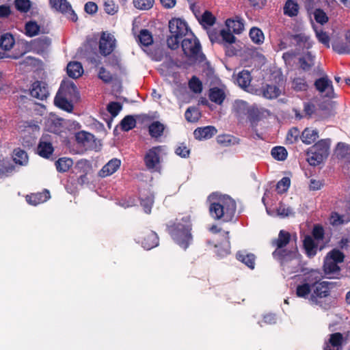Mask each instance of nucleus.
<instances>
[{"label":"nucleus","mask_w":350,"mask_h":350,"mask_svg":"<svg viewBox=\"0 0 350 350\" xmlns=\"http://www.w3.org/2000/svg\"><path fill=\"white\" fill-rule=\"evenodd\" d=\"M14 6L16 9L21 13H27L31 7L29 0H15Z\"/></svg>","instance_id":"nucleus-60"},{"label":"nucleus","mask_w":350,"mask_h":350,"mask_svg":"<svg viewBox=\"0 0 350 350\" xmlns=\"http://www.w3.org/2000/svg\"><path fill=\"white\" fill-rule=\"evenodd\" d=\"M297 255V248L292 250L282 248L275 250L272 253L273 258L280 263L283 269H284L290 262L295 259Z\"/></svg>","instance_id":"nucleus-10"},{"label":"nucleus","mask_w":350,"mask_h":350,"mask_svg":"<svg viewBox=\"0 0 350 350\" xmlns=\"http://www.w3.org/2000/svg\"><path fill=\"white\" fill-rule=\"evenodd\" d=\"M169 30L170 33L185 36L190 31L187 23L185 20L179 18H174L169 21Z\"/></svg>","instance_id":"nucleus-13"},{"label":"nucleus","mask_w":350,"mask_h":350,"mask_svg":"<svg viewBox=\"0 0 350 350\" xmlns=\"http://www.w3.org/2000/svg\"><path fill=\"white\" fill-rule=\"evenodd\" d=\"M217 129L213 126L198 127L193 131V135L196 139H208L217 133Z\"/></svg>","instance_id":"nucleus-21"},{"label":"nucleus","mask_w":350,"mask_h":350,"mask_svg":"<svg viewBox=\"0 0 350 350\" xmlns=\"http://www.w3.org/2000/svg\"><path fill=\"white\" fill-rule=\"evenodd\" d=\"M116 40L110 33L103 31L99 40V51L105 57L109 55L116 49Z\"/></svg>","instance_id":"nucleus-8"},{"label":"nucleus","mask_w":350,"mask_h":350,"mask_svg":"<svg viewBox=\"0 0 350 350\" xmlns=\"http://www.w3.org/2000/svg\"><path fill=\"white\" fill-rule=\"evenodd\" d=\"M272 157L278 161H284L288 155L287 150L284 147L275 146L271 150Z\"/></svg>","instance_id":"nucleus-49"},{"label":"nucleus","mask_w":350,"mask_h":350,"mask_svg":"<svg viewBox=\"0 0 350 350\" xmlns=\"http://www.w3.org/2000/svg\"><path fill=\"white\" fill-rule=\"evenodd\" d=\"M64 91H65V88L61 85L54 98V103L58 108L67 112H72L74 108L73 104L65 97Z\"/></svg>","instance_id":"nucleus-15"},{"label":"nucleus","mask_w":350,"mask_h":350,"mask_svg":"<svg viewBox=\"0 0 350 350\" xmlns=\"http://www.w3.org/2000/svg\"><path fill=\"white\" fill-rule=\"evenodd\" d=\"M68 75L73 79H77L80 77L83 73V68L80 62H70L68 64L67 67Z\"/></svg>","instance_id":"nucleus-31"},{"label":"nucleus","mask_w":350,"mask_h":350,"mask_svg":"<svg viewBox=\"0 0 350 350\" xmlns=\"http://www.w3.org/2000/svg\"><path fill=\"white\" fill-rule=\"evenodd\" d=\"M51 44V40L47 36H41L31 40L27 44L29 51L37 54L45 53Z\"/></svg>","instance_id":"nucleus-11"},{"label":"nucleus","mask_w":350,"mask_h":350,"mask_svg":"<svg viewBox=\"0 0 350 350\" xmlns=\"http://www.w3.org/2000/svg\"><path fill=\"white\" fill-rule=\"evenodd\" d=\"M25 35L29 37H33L38 35L40 31V26L33 21H28L25 25Z\"/></svg>","instance_id":"nucleus-44"},{"label":"nucleus","mask_w":350,"mask_h":350,"mask_svg":"<svg viewBox=\"0 0 350 350\" xmlns=\"http://www.w3.org/2000/svg\"><path fill=\"white\" fill-rule=\"evenodd\" d=\"M226 25L230 30L232 29L234 33H241L244 29L243 20L239 16L234 18H228L226 21Z\"/></svg>","instance_id":"nucleus-29"},{"label":"nucleus","mask_w":350,"mask_h":350,"mask_svg":"<svg viewBox=\"0 0 350 350\" xmlns=\"http://www.w3.org/2000/svg\"><path fill=\"white\" fill-rule=\"evenodd\" d=\"M77 144L85 150H96L98 141L95 136L85 131L77 132L75 135Z\"/></svg>","instance_id":"nucleus-7"},{"label":"nucleus","mask_w":350,"mask_h":350,"mask_svg":"<svg viewBox=\"0 0 350 350\" xmlns=\"http://www.w3.org/2000/svg\"><path fill=\"white\" fill-rule=\"evenodd\" d=\"M50 198L51 195L48 189H44L42 192L27 195L25 198L28 204L36 206L46 202Z\"/></svg>","instance_id":"nucleus-20"},{"label":"nucleus","mask_w":350,"mask_h":350,"mask_svg":"<svg viewBox=\"0 0 350 350\" xmlns=\"http://www.w3.org/2000/svg\"><path fill=\"white\" fill-rule=\"evenodd\" d=\"M336 154L338 158L345 159L350 157V145L343 142H339L336 146Z\"/></svg>","instance_id":"nucleus-47"},{"label":"nucleus","mask_w":350,"mask_h":350,"mask_svg":"<svg viewBox=\"0 0 350 350\" xmlns=\"http://www.w3.org/2000/svg\"><path fill=\"white\" fill-rule=\"evenodd\" d=\"M236 258L238 260L247 265L250 269H254L256 260L254 254L247 253L245 251H239L236 254Z\"/></svg>","instance_id":"nucleus-27"},{"label":"nucleus","mask_w":350,"mask_h":350,"mask_svg":"<svg viewBox=\"0 0 350 350\" xmlns=\"http://www.w3.org/2000/svg\"><path fill=\"white\" fill-rule=\"evenodd\" d=\"M57 171L61 173L68 172L73 165L72 159L67 157H62L55 163Z\"/></svg>","instance_id":"nucleus-39"},{"label":"nucleus","mask_w":350,"mask_h":350,"mask_svg":"<svg viewBox=\"0 0 350 350\" xmlns=\"http://www.w3.org/2000/svg\"><path fill=\"white\" fill-rule=\"evenodd\" d=\"M252 77L248 70H243L237 75V83L243 89L247 88L250 85Z\"/></svg>","instance_id":"nucleus-41"},{"label":"nucleus","mask_w":350,"mask_h":350,"mask_svg":"<svg viewBox=\"0 0 350 350\" xmlns=\"http://www.w3.org/2000/svg\"><path fill=\"white\" fill-rule=\"evenodd\" d=\"M14 170V165H12L8 160L0 159V176H7Z\"/></svg>","instance_id":"nucleus-52"},{"label":"nucleus","mask_w":350,"mask_h":350,"mask_svg":"<svg viewBox=\"0 0 350 350\" xmlns=\"http://www.w3.org/2000/svg\"><path fill=\"white\" fill-rule=\"evenodd\" d=\"M216 21V18L208 10H206L202 15L200 23L202 26H213Z\"/></svg>","instance_id":"nucleus-53"},{"label":"nucleus","mask_w":350,"mask_h":350,"mask_svg":"<svg viewBox=\"0 0 350 350\" xmlns=\"http://www.w3.org/2000/svg\"><path fill=\"white\" fill-rule=\"evenodd\" d=\"M291 88L295 92H306L309 88L306 78L304 75H296L291 78Z\"/></svg>","instance_id":"nucleus-24"},{"label":"nucleus","mask_w":350,"mask_h":350,"mask_svg":"<svg viewBox=\"0 0 350 350\" xmlns=\"http://www.w3.org/2000/svg\"><path fill=\"white\" fill-rule=\"evenodd\" d=\"M330 144L329 139H321L308 148L307 161L310 165H318L328 157Z\"/></svg>","instance_id":"nucleus-5"},{"label":"nucleus","mask_w":350,"mask_h":350,"mask_svg":"<svg viewBox=\"0 0 350 350\" xmlns=\"http://www.w3.org/2000/svg\"><path fill=\"white\" fill-rule=\"evenodd\" d=\"M260 92L263 97L268 99H273L278 97L280 94V90L276 85L265 84L262 86Z\"/></svg>","instance_id":"nucleus-28"},{"label":"nucleus","mask_w":350,"mask_h":350,"mask_svg":"<svg viewBox=\"0 0 350 350\" xmlns=\"http://www.w3.org/2000/svg\"><path fill=\"white\" fill-rule=\"evenodd\" d=\"M49 4L52 8L66 15L67 18L71 21H77V15L67 0H49Z\"/></svg>","instance_id":"nucleus-9"},{"label":"nucleus","mask_w":350,"mask_h":350,"mask_svg":"<svg viewBox=\"0 0 350 350\" xmlns=\"http://www.w3.org/2000/svg\"><path fill=\"white\" fill-rule=\"evenodd\" d=\"M228 232H226V243L224 245V247H219L218 245H215V247H216V253L217 254L218 256L219 257H224L228 254H230V241H229V238H228Z\"/></svg>","instance_id":"nucleus-59"},{"label":"nucleus","mask_w":350,"mask_h":350,"mask_svg":"<svg viewBox=\"0 0 350 350\" xmlns=\"http://www.w3.org/2000/svg\"><path fill=\"white\" fill-rule=\"evenodd\" d=\"M314 17L317 23L321 25L325 24L329 20L326 13L321 8L315 9L314 12Z\"/></svg>","instance_id":"nucleus-62"},{"label":"nucleus","mask_w":350,"mask_h":350,"mask_svg":"<svg viewBox=\"0 0 350 350\" xmlns=\"http://www.w3.org/2000/svg\"><path fill=\"white\" fill-rule=\"evenodd\" d=\"M291 234L284 230H281L277 239H273L271 245L275 247V250L286 248V246L290 243Z\"/></svg>","instance_id":"nucleus-25"},{"label":"nucleus","mask_w":350,"mask_h":350,"mask_svg":"<svg viewBox=\"0 0 350 350\" xmlns=\"http://www.w3.org/2000/svg\"><path fill=\"white\" fill-rule=\"evenodd\" d=\"M121 161L113 158L109 161L98 172L99 176L105 178L115 173L120 167Z\"/></svg>","instance_id":"nucleus-19"},{"label":"nucleus","mask_w":350,"mask_h":350,"mask_svg":"<svg viewBox=\"0 0 350 350\" xmlns=\"http://www.w3.org/2000/svg\"><path fill=\"white\" fill-rule=\"evenodd\" d=\"M63 122L62 118H55L51 120L49 122V131L55 134H59L63 130Z\"/></svg>","instance_id":"nucleus-46"},{"label":"nucleus","mask_w":350,"mask_h":350,"mask_svg":"<svg viewBox=\"0 0 350 350\" xmlns=\"http://www.w3.org/2000/svg\"><path fill=\"white\" fill-rule=\"evenodd\" d=\"M315 33L319 42L325 45L326 47L329 48L330 38L328 34L322 29H315Z\"/></svg>","instance_id":"nucleus-57"},{"label":"nucleus","mask_w":350,"mask_h":350,"mask_svg":"<svg viewBox=\"0 0 350 350\" xmlns=\"http://www.w3.org/2000/svg\"><path fill=\"white\" fill-rule=\"evenodd\" d=\"M208 96L212 102L217 105H221L225 100L226 94L223 90L219 88H213L209 90Z\"/></svg>","instance_id":"nucleus-36"},{"label":"nucleus","mask_w":350,"mask_h":350,"mask_svg":"<svg viewBox=\"0 0 350 350\" xmlns=\"http://www.w3.org/2000/svg\"><path fill=\"white\" fill-rule=\"evenodd\" d=\"M260 117V113L258 109L254 106H250L248 109V113H247L245 118L249 120L252 123L259 121Z\"/></svg>","instance_id":"nucleus-58"},{"label":"nucleus","mask_w":350,"mask_h":350,"mask_svg":"<svg viewBox=\"0 0 350 350\" xmlns=\"http://www.w3.org/2000/svg\"><path fill=\"white\" fill-rule=\"evenodd\" d=\"M37 150L38 154L46 159L49 158L54 151V148L51 142L42 140L39 142Z\"/></svg>","instance_id":"nucleus-33"},{"label":"nucleus","mask_w":350,"mask_h":350,"mask_svg":"<svg viewBox=\"0 0 350 350\" xmlns=\"http://www.w3.org/2000/svg\"><path fill=\"white\" fill-rule=\"evenodd\" d=\"M343 335L340 332H336L329 335L328 342H325L324 350H342L344 342Z\"/></svg>","instance_id":"nucleus-17"},{"label":"nucleus","mask_w":350,"mask_h":350,"mask_svg":"<svg viewBox=\"0 0 350 350\" xmlns=\"http://www.w3.org/2000/svg\"><path fill=\"white\" fill-rule=\"evenodd\" d=\"M313 278L311 275L306 276L303 282L297 285L296 288V295L298 297L307 299L310 297L312 293V283Z\"/></svg>","instance_id":"nucleus-16"},{"label":"nucleus","mask_w":350,"mask_h":350,"mask_svg":"<svg viewBox=\"0 0 350 350\" xmlns=\"http://www.w3.org/2000/svg\"><path fill=\"white\" fill-rule=\"evenodd\" d=\"M154 204V196L151 193L146 195H142L140 197V204L144 208L145 213H150L152 206Z\"/></svg>","instance_id":"nucleus-42"},{"label":"nucleus","mask_w":350,"mask_h":350,"mask_svg":"<svg viewBox=\"0 0 350 350\" xmlns=\"http://www.w3.org/2000/svg\"><path fill=\"white\" fill-rule=\"evenodd\" d=\"M300 136V131L297 127H293L288 130L286 137V144H293L298 141Z\"/></svg>","instance_id":"nucleus-51"},{"label":"nucleus","mask_w":350,"mask_h":350,"mask_svg":"<svg viewBox=\"0 0 350 350\" xmlns=\"http://www.w3.org/2000/svg\"><path fill=\"white\" fill-rule=\"evenodd\" d=\"M136 120L131 115L126 116L120 122L121 129L129 131L136 126Z\"/></svg>","instance_id":"nucleus-45"},{"label":"nucleus","mask_w":350,"mask_h":350,"mask_svg":"<svg viewBox=\"0 0 350 350\" xmlns=\"http://www.w3.org/2000/svg\"><path fill=\"white\" fill-rule=\"evenodd\" d=\"M184 54L189 59L202 62L206 59L205 55L202 52L199 40L191 32L189 38H184L181 42Z\"/></svg>","instance_id":"nucleus-6"},{"label":"nucleus","mask_w":350,"mask_h":350,"mask_svg":"<svg viewBox=\"0 0 350 350\" xmlns=\"http://www.w3.org/2000/svg\"><path fill=\"white\" fill-rule=\"evenodd\" d=\"M319 137V133L317 129L312 128H306L301 133L300 137L303 143L311 144Z\"/></svg>","instance_id":"nucleus-32"},{"label":"nucleus","mask_w":350,"mask_h":350,"mask_svg":"<svg viewBox=\"0 0 350 350\" xmlns=\"http://www.w3.org/2000/svg\"><path fill=\"white\" fill-rule=\"evenodd\" d=\"M185 119L190 122H197L200 117V113L198 109L195 107H189L185 113Z\"/></svg>","instance_id":"nucleus-54"},{"label":"nucleus","mask_w":350,"mask_h":350,"mask_svg":"<svg viewBox=\"0 0 350 350\" xmlns=\"http://www.w3.org/2000/svg\"><path fill=\"white\" fill-rule=\"evenodd\" d=\"M345 257V254L339 250L333 249L327 254L326 258L337 263H341L344 261Z\"/></svg>","instance_id":"nucleus-50"},{"label":"nucleus","mask_w":350,"mask_h":350,"mask_svg":"<svg viewBox=\"0 0 350 350\" xmlns=\"http://www.w3.org/2000/svg\"><path fill=\"white\" fill-rule=\"evenodd\" d=\"M336 285V282L321 281L317 278H314L312 293L309 297L311 304L318 306L324 310H329L332 306L331 291Z\"/></svg>","instance_id":"nucleus-3"},{"label":"nucleus","mask_w":350,"mask_h":350,"mask_svg":"<svg viewBox=\"0 0 350 350\" xmlns=\"http://www.w3.org/2000/svg\"><path fill=\"white\" fill-rule=\"evenodd\" d=\"M30 94L40 100L46 99L49 95L47 84L42 81H35L31 85Z\"/></svg>","instance_id":"nucleus-14"},{"label":"nucleus","mask_w":350,"mask_h":350,"mask_svg":"<svg viewBox=\"0 0 350 350\" xmlns=\"http://www.w3.org/2000/svg\"><path fill=\"white\" fill-rule=\"evenodd\" d=\"M154 2V0H133V5L137 9L148 10L153 6Z\"/></svg>","instance_id":"nucleus-63"},{"label":"nucleus","mask_w":350,"mask_h":350,"mask_svg":"<svg viewBox=\"0 0 350 350\" xmlns=\"http://www.w3.org/2000/svg\"><path fill=\"white\" fill-rule=\"evenodd\" d=\"M167 147L163 145L152 146L144 155L146 168L150 172H161L163 158L167 154Z\"/></svg>","instance_id":"nucleus-4"},{"label":"nucleus","mask_w":350,"mask_h":350,"mask_svg":"<svg viewBox=\"0 0 350 350\" xmlns=\"http://www.w3.org/2000/svg\"><path fill=\"white\" fill-rule=\"evenodd\" d=\"M292 39L296 42V45L299 49H310L312 46V42L310 40V38L306 33H300L293 35Z\"/></svg>","instance_id":"nucleus-30"},{"label":"nucleus","mask_w":350,"mask_h":350,"mask_svg":"<svg viewBox=\"0 0 350 350\" xmlns=\"http://www.w3.org/2000/svg\"><path fill=\"white\" fill-rule=\"evenodd\" d=\"M303 247L306 251V254L309 258L314 257L317 254L318 245L311 236L306 235L303 241Z\"/></svg>","instance_id":"nucleus-26"},{"label":"nucleus","mask_w":350,"mask_h":350,"mask_svg":"<svg viewBox=\"0 0 350 350\" xmlns=\"http://www.w3.org/2000/svg\"><path fill=\"white\" fill-rule=\"evenodd\" d=\"M283 10L284 15L294 17L297 16L299 14V5L293 0H286Z\"/></svg>","instance_id":"nucleus-34"},{"label":"nucleus","mask_w":350,"mask_h":350,"mask_svg":"<svg viewBox=\"0 0 350 350\" xmlns=\"http://www.w3.org/2000/svg\"><path fill=\"white\" fill-rule=\"evenodd\" d=\"M15 44V40L12 34L6 33L0 37V48L4 51H10Z\"/></svg>","instance_id":"nucleus-35"},{"label":"nucleus","mask_w":350,"mask_h":350,"mask_svg":"<svg viewBox=\"0 0 350 350\" xmlns=\"http://www.w3.org/2000/svg\"><path fill=\"white\" fill-rule=\"evenodd\" d=\"M189 88L193 92L199 94L202 91V83L197 77L193 76L189 81Z\"/></svg>","instance_id":"nucleus-56"},{"label":"nucleus","mask_w":350,"mask_h":350,"mask_svg":"<svg viewBox=\"0 0 350 350\" xmlns=\"http://www.w3.org/2000/svg\"><path fill=\"white\" fill-rule=\"evenodd\" d=\"M165 130L164 125L159 121H154L148 126V132L152 138L157 139L163 135Z\"/></svg>","instance_id":"nucleus-38"},{"label":"nucleus","mask_w":350,"mask_h":350,"mask_svg":"<svg viewBox=\"0 0 350 350\" xmlns=\"http://www.w3.org/2000/svg\"><path fill=\"white\" fill-rule=\"evenodd\" d=\"M142 247L147 250H151L159 244V237L156 232L148 230L144 232L141 240Z\"/></svg>","instance_id":"nucleus-18"},{"label":"nucleus","mask_w":350,"mask_h":350,"mask_svg":"<svg viewBox=\"0 0 350 350\" xmlns=\"http://www.w3.org/2000/svg\"><path fill=\"white\" fill-rule=\"evenodd\" d=\"M208 210L210 215L215 220L230 222L234 217L237 204L231 197L224 195L211 202Z\"/></svg>","instance_id":"nucleus-2"},{"label":"nucleus","mask_w":350,"mask_h":350,"mask_svg":"<svg viewBox=\"0 0 350 350\" xmlns=\"http://www.w3.org/2000/svg\"><path fill=\"white\" fill-rule=\"evenodd\" d=\"M250 37L252 42L257 44H262L265 37L261 29L257 27H252L250 31Z\"/></svg>","instance_id":"nucleus-48"},{"label":"nucleus","mask_w":350,"mask_h":350,"mask_svg":"<svg viewBox=\"0 0 350 350\" xmlns=\"http://www.w3.org/2000/svg\"><path fill=\"white\" fill-rule=\"evenodd\" d=\"M291 185L288 177H283L276 185V191L278 193H284L287 191Z\"/></svg>","instance_id":"nucleus-61"},{"label":"nucleus","mask_w":350,"mask_h":350,"mask_svg":"<svg viewBox=\"0 0 350 350\" xmlns=\"http://www.w3.org/2000/svg\"><path fill=\"white\" fill-rule=\"evenodd\" d=\"M183 37L175 35L173 33H170V35L167 38V46L172 50H175L179 48L180 40Z\"/></svg>","instance_id":"nucleus-55"},{"label":"nucleus","mask_w":350,"mask_h":350,"mask_svg":"<svg viewBox=\"0 0 350 350\" xmlns=\"http://www.w3.org/2000/svg\"><path fill=\"white\" fill-rule=\"evenodd\" d=\"M221 43L226 42L227 44H232L235 42V36L230 32V29H221L220 31Z\"/></svg>","instance_id":"nucleus-64"},{"label":"nucleus","mask_w":350,"mask_h":350,"mask_svg":"<svg viewBox=\"0 0 350 350\" xmlns=\"http://www.w3.org/2000/svg\"><path fill=\"white\" fill-rule=\"evenodd\" d=\"M250 105L244 100H237L232 105V112L238 119H244L248 113Z\"/></svg>","instance_id":"nucleus-23"},{"label":"nucleus","mask_w":350,"mask_h":350,"mask_svg":"<svg viewBox=\"0 0 350 350\" xmlns=\"http://www.w3.org/2000/svg\"><path fill=\"white\" fill-rule=\"evenodd\" d=\"M167 230L173 241L185 250L193 242L192 224L189 215L171 221L167 226Z\"/></svg>","instance_id":"nucleus-1"},{"label":"nucleus","mask_w":350,"mask_h":350,"mask_svg":"<svg viewBox=\"0 0 350 350\" xmlns=\"http://www.w3.org/2000/svg\"><path fill=\"white\" fill-rule=\"evenodd\" d=\"M300 68L304 71H308L314 65V57L310 52H307L303 57L299 58Z\"/></svg>","instance_id":"nucleus-37"},{"label":"nucleus","mask_w":350,"mask_h":350,"mask_svg":"<svg viewBox=\"0 0 350 350\" xmlns=\"http://www.w3.org/2000/svg\"><path fill=\"white\" fill-rule=\"evenodd\" d=\"M314 85L316 90L320 93L325 92L326 97L329 98L335 97L332 81L327 76L316 79Z\"/></svg>","instance_id":"nucleus-12"},{"label":"nucleus","mask_w":350,"mask_h":350,"mask_svg":"<svg viewBox=\"0 0 350 350\" xmlns=\"http://www.w3.org/2000/svg\"><path fill=\"white\" fill-rule=\"evenodd\" d=\"M13 160L16 164L26 165L28 163L27 154L25 150L19 148H16L13 152Z\"/></svg>","instance_id":"nucleus-40"},{"label":"nucleus","mask_w":350,"mask_h":350,"mask_svg":"<svg viewBox=\"0 0 350 350\" xmlns=\"http://www.w3.org/2000/svg\"><path fill=\"white\" fill-rule=\"evenodd\" d=\"M137 38L140 44L144 46H148L153 43L152 35L151 32L146 29H142L139 31Z\"/></svg>","instance_id":"nucleus-43"},{"label":"nucleus","mask_w":350,"mask_h":350,"mask_svg":"<svg viewBox=\"0 0 350 350\" xmlns=\"http://www.w3.org/2000/svg\"><path fill=\"white\" fill-rule=\"evenodd\" d=\"M338 263L325 259L323 265V271L325 274L331 275L329 278H340L341 276L340 267L338 265Z\"/></svg>","instance_id":"nucleus-22"}]
</instances>
